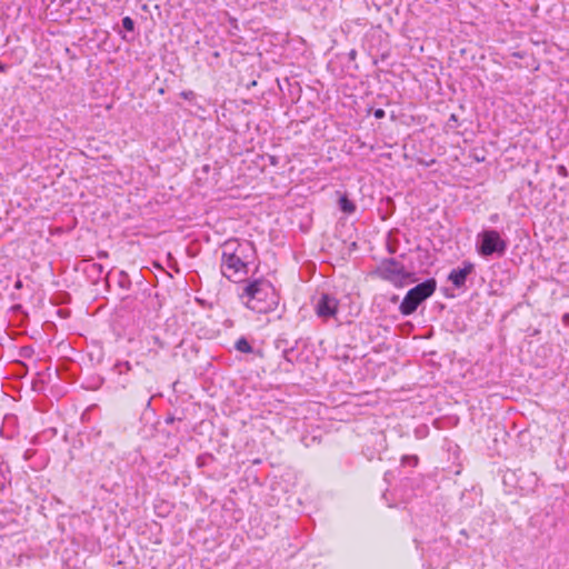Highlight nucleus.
Listing matches in <instances>:
<instances>
[{"label": "nucleus", "instance_id": "obj_1", "mask_svg": "<svg viewBox=\"0 0 569 569\" xmlns=\"http://www.w3.org/2000/svg\"><path fill=\"white\" fill-rule=\"evenodd\" d=\"M256 254V248L251 241L234 238L226 240L221 246V274L234 283L243 281Z\"/></svg>", "mask_w": 569, "mask_h": 569}, {"label": "nucleus", "instance_id": "obj_2", "mask_svg": "<svg viewBox=\"0 0 569 569\" xmlns=\"http://www.w3.org/2000/svg\"><path fill=\"white\" fill-rule=\"evenodd\" d=\"M240 299L248 309L257 313L271 312L279 302L274 287L263 278L248 281L240 293Z\"/></svg>", "mask_w": 569, "mask_h": 569}, {"label": "nucleus", "instance_id": "obj_3", "mask_svg": "<svg viewBox=\"0 0 569 569\" xmlns=\"http://www.w3.org/2000/svg\"><path fill=\"white\" fill-rule=\"evenodd\" d=\"M508 250V240L503 234L492 228H485L476 237V251L483 258H501Z\"/></svg>", "mask_w": 569, "mask_h": 569}, {"label": "nucleus", "instance_id": "obj_4", "mask_svg": "<svg viewBox=\"0 0 569 569\" xmlns=\"http://www.w3.org/2000/svg\"><path fill=\"white\" fill-rule=\"evenodd\" d=\"M437 289L435 278L426 279L411 288L402 299L399 311L402 316H410L417 311L418 307L433 295Z\"/></svg>", "mask_w": 569, "mask_h": 569}, {"label": "nucleus", "instance_id": "obj_5", "mask_svg": "<svg viewBox=\"0 0 569 569\" xmlns=\"http://www.w3.org/2000/svg\"><path fill=\"white\" fill-rule=\"evenodd\" d=\"M375 273L396 287H402L409 278V272L405 269V266L393 258L383 259Z\"/></svg>", "mask_w": 569, "mask_h": 569}, {"label": "nucleus", "instance_id": "obj_6", "mask_svg": "<svg viewBox=\"0 0 569 569\" xmlns=\"http://www.w3.org/2000/svg\"><path fill=\"white\" fill-rule=\"evenodd\" d=\"M516 480V486L522 491V493L528 495L535 492L539 485V478L536 472L525 471L522 469L518 470H508L503 475V481H512Z\"/></svg>", "mask_w": 569, "mask_h": 569}, {"label": "nucleus", "instance_id": "obj_7", "mask_svg": "<svg viewBox=\"0 0 569 569\" xmlns=\"http://www.w3.org/2000/svg\"><path fill=\"white\" fill-rule=\"evenodd\" d=\"M315 313L322 322L337 319L339 300L330 293H321L313 303Z\"/></svg>", "mask_w": 569, "mask_h": 569}, {"label": "nucleus", "instance_id": "obj_8", "mask_svg": "<svg viewBox=\"0 0 569 569\" xmlns=\"http://www.w3.org/2000/svg\"><path fill=\"white\" fill-rule=\"evenodd\" d=\"M475 271V264L471 261H463L461 268L452 269L448 274V281H450L455 288L460 289L466 284L467 278Z\"/></svg>", "mask_w": 569, "mask_h": 569}, {"label": "nucleus", "instance_id": "obj_9", "mask_svg": "<svg viewBox=\"0 0 569 569\" xmlns=\"http://www.w3.org/2000/svg\"><path fill=\"white\" fill-rule=\"evenodd\" d=\"M430 555L428 556L430 563L440 566L441 558L449 557L450 555V546L448 545L447 540L439 539L433 542V546L430 547Z\"/></svg>", "mask_w": 569, "mask_h": 569}, {"label": "nucleus", "instance_id": "obj_10", "mask_svg": "<svg viewBox=\"0 0 569 569\" xmlns=\"http://www.w3.org/2000/svg\"><path fill=\"white\" fill-rule=\"evenodd\" d=\"M103 271V266L97 262L89 263L84 269V272L92 281H98L101 278Z\"/></svg>", "mask_w": 569, "mask_h": 569}, {"label": "nucleus", "instance_id": "obj_11", "mask_svg": "<svg viewBox=\"0 0 569 569\" xmlns=\"http://www.w3.org/2000/svg\"><path fill=\"white\" fill-rule=\"evenodd\" d=\"M338 204L339 209L347 214H352L357 209L355 202L350 200L347 194L339 198Z\"/></svg>", "mask_w": 569, "mask_h": 569}, {"label": "nucleus", "instance_id": "obj_12", "mask_svg": "<svg viewBox=\"0 0 569 569\" xmlns=\"http://www.w3.org/2000/svg\"><path fill=\"white\" fill-rule=\"evenodd\" d=\"M234 347L238 351H240L242 353H251L252 352V346L244 337L239 338L236 341Z\"/></svg>", "mask_w": 569, "mask_h": 569}, {"label": "nucleus", "instance_id": "obj_13", "mask_svg": "<svg viewBox=\"0 0 569 569\" xmlns=\"http://www.w3.org/2000/svg\"><path fill=\"white\" fill-rule=\"evenodd\" d=\"M122 28L129 32H132L134 30V21L130 17H124L121 20Z\"/></svg>", "mask_w": 569, "mask_h": 569}, {"label": "nucleus", "instance_id": "obj_14", "mask_svg": "<svg viewBox=\"0 0 569 569\" xmlns=\"http://www.w3.org/2000/svg\"><path fill=\"white\" fill-rule=\"evenodd\" d=\"M116 367H117L119 373H123V372L131 370V365L128 361L119 362V363H117Z\"/></svg>", "mask_w": 569, "mask_h": 569}, {"label": "nucleus", "instance_id": "obj_15", "mask_svg": "<svg viewBox=\"0 0 569 569\" xmlns=\"http://www.w3.org/2000/svg\"><path fill=\"white\" fill-rule=\"evenodd\" d=\"M180 96L184 99V100H193L196 98V93L191 90H186V91H182L180 93Z\"/></svg>", "mask_w": 569, "mask_h": 569}, {"label": "nucleus", "instance_id": "obj_16", "mask_svg": "<svg viewBox=\"0 0 569 569\" xmlns=\"http://www.w3.org/2000/svg\"><path fill=\"white\" fill-rule=\"evenodd\" d=\"M373 116L376 119H382V118H385L386 112L383 109L378 108V109L373 110Z\"/></svg>", "mask_w": 569, "mask_h": 569}, {"label": "nucleus", "instance_id": "obj_17", "mask_svg": "<svg viewBox=\"0 0 569 569\" xmlns=\"http://www.w3.org/2000/svg\"><path fill=\"white\" fill-rule=\"evenodd\" d=\"M403 461H408V463L416 466L418 463V458L416 456H406L403 457Z\"/></svg>", "mask_w": 569, "mask_h": 569}, {"label": "nucleus", "instance_id": "obj_18", "mask_svg": "<svg viewBox=\"0 0 569 569\" xmlns=\"http://www.w3.org/2000/svg\"><path fill=\"white\" fill-rule=\"evenodd\" d=\"M557 172L559 176H562V177H567L568 176V170L567 168L563 166V164H560L557 167Z\"/></svg>", "mask_w": 569, "mask_h": 569}, {"label": "nucleus", "instance_id": "obj_19", "mask_svg": "<svg viewBox=\"0 0 569 569\" xmlns=\"http://www.w3.org/2000/svg\"><path fill=\"white\" fill-rule=\"evenodd\" d=\"M499 219H500V217H499V214H498V213H492V214H490V216H489V221H490L492 224L497 223V222L499 221Z\"/></svg>", "mask_w": 569, "mask_h": 569}, {"label": "nucleus", "instance_id": "obj_20", "mask_svg": "<svg viewBox=\"0 0 569 569\" xmlns=\"http://www.w3.org/2000/svg\"><path fill=\"white\" fill-rule=\"evenodd\" d=\"M97 256H98L99 259H106V258L109 257L108 252L104 251V250L98 251Z\"/></svg>", "mask_w": 569, "mask_h": 569}, {"label": "nucleus", "instance_id": "obj_21", "mask_svg": "<svg viewBox=\"0 0 569 569\" xmlns=\"http://www.w3.org/2000/svg\"><path fill=\"white\" fill-rule=\"evenodd\" d=\"M7 68H8L7 64H4L0 61V72H4L7 70Z\"/></svg>", "mask_w": 569, "mask_h": 569}, {"label": "nucleus", "instance_id": "obj_22", "mask_svg": "<svg viewBox=\"0 0 569 569\" xmlns=\"http://www.w3.org/2000/svg\"><path fill=\"white\" fill-rule=\"evenodd\" d=\"M563 322H565V323H569V313H566V315L563 316Z\"/></svg>", "mask_w": 569, "mask_h": 569}, {"label": "nucleus", "instance_id": "obj_23", "mask_svg": "<svg viewBox=\"0 0 569 569\" xmlns=\"http://www.w3.org/2000/svg\"><path fill=\"white\" fill-rule=\"evenodd\" d=\"M390 475H391V472H389V471L385 473V481H388V478Z\"/></svg>", "mask_w": 569, "mask_h": 569}, {"label": "nucleus", "instance_id": "obj_24", "mask_svg": "<svg viewBox=\"0 0 569 569\" xmlns=\"http://www.w3.org/2000/svg\"><path fill=\"white\" fill-rule=\"evenodd\" d=\"M17 288L21 287V281H18L16 284Z\"/></svg>", "mask_w": 569, "mask_h": 569}, {"label": "nucleus", "instance_id": "obj_25", "mask_svg": "<svg viewBox=\"0 0 569 569\" xmlns=\"http://www.w3.org/2000/svg\"><path fill=\"white\" fill-rule=\"evenodd\" d=\"M451 119H452V121H456V116H455V114H452V116H451Z\"/></svg>", "mask_w": 569, "mask_h": 569}]
</instances>
